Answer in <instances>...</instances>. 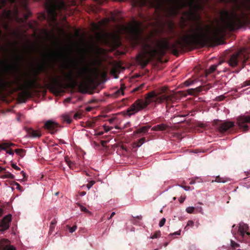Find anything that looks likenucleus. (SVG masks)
<instances>
[{
    "label": "nucleus",
    "mask_w": 250,
    "mask_h": 250,
    "mask_svg": "<svg viewBox=\"0 0 250 250\" xmlns=\"http://www.w3.org/2000/svg\"><path fill=\"white\" fill-rule=\"evenodd\" d=\"M161 235V232L160 231H157L155 232V233L152 236V238H157L159 237Z\"/></svg>",
    "instance_id": "nucleus-39"
},
{
    "label": "nucleus",
    "mask_w": 250,
    "mask_h": 250,
    "mask_svg": "<svg viewBox=\"0 0 250 250\" xmlns=\"http://www.w3.org/2000/svg\"><path fill=\"white\" fill-rule=\"evenodd\" d=\"M142 217L141 215L140 216H137L136 217H134V218H137V219H138L139 220L142 219Z\"/></svg>",
    "instance_id": "nucleus-60"
},
{
    "label": "nucleus",
    "mask_w": 250,
    "mask_h": 250,
    "mask_svg": "<svg viewBox=\"0 0 250 250\" xmlns=\"http://www.w3.org/2000/svg\"><path fill=\"white\" fill-rule=\"evenodd\" d=\"M0 250H16V249L10 244L9 240L3 239L0 240Z\"/></svg>",
    "instance_id": "nucleus-13"
},
{
    "label": "nucleus",
    "mask_w": 250,
    "mask_h": 250,
    "mask_svg": "<svg viewBox=\"0 0 250 250\" xmlns=\"http://www.w3.org/2000/svg\"><path fill=\"white\" fill-rule=\"evenodd\" d=\"M0 177L2 179L9 178L11 179H14L15 176L8 171H4V174L2 175Z\"/></svg>",
    "instance_id": "nucleus-21"
},
{
    "label": "nucleus",
    "mask_w": 250,
    "mask_h": 250,
    "mask_svg": "<svg viewBox=\"0 0 250 250\" xmlns=\"http://www.w3.org/2000/svg\"><path fill=\"white\" fill-rule=\"evenodd\" d=\"M65 161L70 168H73V163L68 158H65Z\"/></svg>",
    "instance_id": "nucleus-36"
},
{
    "label": "nucleus",
    "mask_w": 250,
    "mask_h": 250,
    "mask_svg": "<svg viewBox=\"0 0 250 250\" xmlns=\"http://www.w3.org/2000/svg\"><path fill=\"white\" fill-rule=\"evenodd\" d=\"M12 83L7 81L0 77V92L5 90L6 88L11 87Z\"/></svg>",
    "instance_id": "nucleus-14"
},
{
    "label": "nucleus",
    "mask_w": 250,
    "mask_h": 250,
    "mask_svg": "<svg viewBox=\"0 0 250 250\" xmlns=\"http://www.w3.org/2000/svg\"><path fill=\"white\" fill-rule=\"evenodd\" d=\"M223 16L222 23L212 28L209 33V26H206L207 33L203 31V28L200 24L196 26L195 30L190 28L187 33L181 37V40H177L174 42L170 43L167 39H163L161 42L157 44L159 49L153 47L155 41L151 36L143 37L141 35L140 29L136 26H131L129 31L131 34L132 42L134 46L141 47L144 55L139 56V61L143 67H145L149 62L145 56L153 57L156 54L165 55L166 51L170 50L174 55L178 56L179 49L193 46H203L207 44L216 45L220 44L222 38L226 36V31H234L240 28L246 22L247 15L242 12L237 14L235 12L229 13L227 10L221 12Z\"/></svg>",
    "instance_id": "nucleus-1"
},
{
    "label": "nucleus",
    "mask_w": 250,
    "mask_h": 250,
    "mask_svg": "<svg viewBox=\"0 0 250 250\" xmlns=\"http://www.w3.org/2000/svg\"><path fill=\"white\" fill-rule=\"evenodd\" d=\"M171 5L168 9V17L176 16L180 11L184 8L188 7L189 10L184 12L183 15L186 16L187 20L193 21L200 19L197 11L202 9V6L196 3L194 0H169Z\"/></svg>",
    "instance_id": "nucleus-3"
},
{
    "label": "nucleus",
    "mask_w": 250,
    "mask_h": 250,
    "mask_svg": "<svg viewBox=\"0 0 250 250\" xmlns=\"http://www.w3.org/2000/svg\"><path fill=\"white\" fill-rule=\"evenodd\" d=\"M146 3V0H136L135 4L139 6H143Z\"/></svg>",
    "instance_id": "nucleus-29"
},
{
    "label": "nucleus",
    "mask_w": 250,
    "mask_h": 250,
    "mask_svg": "<svg viewBox=\"0 0 250 250\" xmlns=\"http://www.w3.org/2000/svg\"><path fill=\"white\" fill-rule=\"evenodd\" d=\"M16 185L17 186V188L19 189L21 188V186L18 183H16Z\"/></svg>",
    "instance_id": "nucleus-61"
},
{
    "label": "nucleus",
    "mask_w": 250,
    "mask_h": 250,
    "mask_svg": "<svg viewBox=\"0 0 250 250\" xmlns=\"http://www.w3.org/2000/svg\"><path fill=\"white\" fill-rule=\"evenodd\" d=\"M215 182L218 183H225L226 181L224 179V178L220 177V176H217L216 177Z\"/></svg>",
    "instance_id": "nucleus-33"
},
{
    "label": "nucleus",
    "mask_w": 250,
    "mask_h": 250,
    "mask_svg": "<svg viewBox=\"0 0 250 250\" xmlns=\"http://www.w3.org/2000/svg\"><path fill=\"white\" fill-rule=\"evenodd\" d=\"M124 88L121 87L120 89L117 90L114 94V96L116 97L120 95H124Z\"/></svg>",
    "instance_id": "nucleus-30"
},
{
    "label": "nucleus",
    "mask_w": 250,
    "mask_h": 250,
    "mask_svg": "<svg viewBox=\"0 0 250 250\" xmlns=\"http://www.w3.org/2000/svg\"><path fill=\"white\" fill-rule=\"evenodd\" d=\"M168 127H169L168 125L164 124H161L159 125H157L154 126L151 128V130L154 131H164L166 130Z\"/></svg>",
    "instance_id": "nucleus-18"
},
{
    "label": "nucleus",
    "mask_w": 250,
    "mask_h": 250,
    "mask_svg": "<svg viewBox=\"0 0 250 250\" xmlns=\"http://www.w3.org/2000/svg\"><path fill=\"white\" fill-rule=\"evenodd\" d=\"M248 85H250V80L245 81L243 83L244 86H248Z\"/></svg>",
    "instance_id": "nucleus-46"
},
{
    "label": "nucleus",
    "mask_w": 250,
    "mask_h": 250,
    "mask_svg": "<svg viewBox=\"0 0 250 250\" xmlns=\"http://www.w3.org/2000/svg\"><path fill=\"white\" fill-rule=\"evenodd\" d=\"M168 26H169V29L171 31H172L173 29L174 28V23L172 22H170L169 25H168Z\"/></svg>",
    "instance_id": "nucleus-45"
},
{
    "label": "nucleus",
    "mask_w": 250,
    "mask_h": 250,
    "mask_svg": "<svg viewBox=\"0 0 250 250\" xmlns=\"http://www.w3.org/2000/svg\"><path fill=\"white\" fill-rule=\"evenodd\" d=\"M56 223H57V220L55 218H54V219H53L51 221L50 224V227H49V233L51 234L53 232V231L54 230Z\"/></svg>",
    "instance_id": "nucleus-23"
},
{
    "label": "nucleus",
    "mask_w": 250,
    "mask_h": 250,
    "mask_svg": "<svg viewBox=\"0 0 250 250\" xmlns=\"http://www.w3.org/2000/svg\"><path fill=\"white\" fill-rule=\"evenodd\" d=\"M77 205L80 207V208L81 210L82 211H83V212H86V213H89L90 212L86 209V208H85L82 205H81L80 204H77Z\"/></svg>",
    "instance_id": "nucleus-34"
},
{
    "label": "nucleus",
    "mask_w": 250,
    "mask_h": 250,
    "mask_svg": "<svg viewBox=\"0 0 250 250\" xmlns=\"http://www.w3.org/2000/svg\"><path fill=\"white\" fill-rule=\"evenodd\" d=\"M185 200V198H183V197H181L180 199H179V202L180 203H182Z\"/></svg>",
    "instance_id": "nucleus-56"
},
{
    "label": "nucleus",
    "mask_w": 250,
    "mask_h": 250,
    "mask_svg": "<svg viewBox=\"0 0 250 250\" xmlns=\"http://www.w3.org/2000/svg\"><path fill=\"white\" fill-rule=\"evenodd\" d=\"M26 132L29 136L31 137L36 138L41 136V132L39 131L34 130L31 128H28L26 129Z\"/></svg>",
    "instance_id": "nucleus-17"
},
{
    "label": "nucleus",
    "mask_w": 250,
    "mask_h": 250,
    "mask_svg": "<svg viewBox=\"0 0 250 250\" xmlns=\"http://www.w3.org/2000/svg\"><path fill=\"white\" fill-rule=\"evenodd\" d=\"M5 170V168L0 167V172L4 171Z\"/></svg>",
    "instance_id": "nucleus-58"
},
{
    "label": "nucleus",
    "mask_w": 250,
    "mask_h": 250,
    "mask_svg": "<svg viewBox=\"0 0 250 250\" xmlns=\"http://www.w3.org/2000/svg\"><path fill=\"white\" fill-rule=\"evenodd\" d=\"M144 86V83L141 84L140 86L135 88L133 90V92L139 91L141 90L143 88Z\"/></svg>",
    "instance_id": "nucleus-38"
},
{
    "label": "nucleus",
    "mask_w": 250,
    "mask_h": 250,
    "mask_svg": "<svg viewBox=\"0 0 250 250\" xmlns=\"http://www.w3.org/2000/svg\"><path fill=\"white\" fill-rule=\"evenodd\" d=\"M6 153H8L10 155H13L14 154V151L12 149H9V150H7L6 151Z\"/></svg>",
    "instance_id": "nucleus-49"
},
{
    "label": "nucleus",
    "mask_w": 250,
    "mask_h": 250,
    "mask_svg": "<svg viewBox=\"0 0 250 250\" xmlns=\"http://www.w3.org/2000/svg\"><path fill=\"white\" fill-rule=\"evenodd\" d=\"M15 145L11 143H4L0 145V148L2 149H5L11 146H14Z\"/></svg>",
    "instance_id": "nucleus-25"
},
{
    "label": "nucleus",
    "mask_w": 250,
    "mask_h": 250,
    "mask_svg": "<svg viewBox=\"0 0 250 250\" xmlns=\"http://www.w3.org/2000/svg\"><path fill=\"white\" fill-rule=\"evenodd\" d=\"M195 209L193 207H189L186 208V211L188 213H192Z\"/></svg>",
    "instance_id": "nucleus-35"
},
{
    "label": "nucleus",
    "mask_w": 250,
    "mask_h": 250,
    "mask_svg": "<svg viewBox=\"0 0 250 250\" xmlns=\"http://www.w3.org/2000/svg\"><path fill=\"white\" fill-rule=\"evenodd\" d=\"M95 183V181L94 180L90 181L86 185L87 188L89 189L93 185H94Z\"/></svg>",
    "instance_id": "nucleus-37"
},
{
    "label": "nucleus",
    "mask_w": 250,
    "mask_h": 250,
    "mask_svg": "<svg viewBox=\"0 0 250 250\" xmlns=\"http://www.w3.org/2000/svg\"><path fill=\"white\" fill-rule=\"evenodd\" d=\"M4 2H5V1H8L10 3H13L15 2V0H3Z\"/></svg>",
    "instance_id": "nucleus-52"
},
{
    "label": "nucleus",
    "mask_w": 250,
    "mask_h": 250,
    "mask_svg": "<svg viewBox=\"0 0 250 250\" xmlns=\"http://www.w3.org/2000/svg\"><path fill=\"white\" fill-rule=\"evenodd\" d=\"M223 61H220L217 64L211 65L208 69L205 70V75L208 76V75L213 73L217 70V67L223 63Z\"/></svg>",
    "instance_id": "nucleus-16"
},
{
    "label": "nucleus",
    "mask_w": 250,
    "mask_h": 250,
    "mask_svg": "<svg viewBox=\"0 0 250 250\" xmlns=\"http://www.w3.org/2000/svg\"><path fill=\"white\" fill-rule=\"evenodd\" d=\"M229 71L230 70L229 68L225 67L222 70H218V73H219L221 71L224 72H226Z\"/></svg>",
    "instance_id": "nucleus-43"
},
{
    "label": "nucleus",
    "mask_w": 250,
    "mask_h": 250,
    "mask_svg": "<svg viewBox=\"0 0 250 250\" xmlns=\"http://www.w3.org/2000/svg\"><path fill=\"white\" fill-rule=\"evenodd\" d=\"M181 234V230H179V231H176L173 233H170V235H180Z\"/></svg>",
    "instance_id": "nucleus-48"
},
{
    "label": "nucleus",
    "mask_w": 250,
    "mask_h": 250,
    "mask_svg": "<svg viewBox=\"0 0 250 250\" xmlns=\"http://www.w3.org/2000/svg\"><path fill=\"white\" fill-rule=\"evenodd\" d=\"M76 229H77V226H74L72 227H69V232H71V233H72V232H73L74 231H75L76 230Z\"/></svg>",
    "instance_id": "nucleus-41"
},
{
    "label": "nucleus",
    "mask_w": 250,
    "mask_h": 250,
    "mask_svg": "<svg viewBox=\"0 0 250 250\" xmlns=\"http://www.w3.org/2000/svg\"><path fill=\"white\" fill-rule=\"evenodd\" d=\"M82 116V113L81 112H77L76 113H75V114L73 116V118L77 120L78 119L81 118Z\"/></svg>",
    "instance_id": "nucleus-31"
},
{
    "label": "nucleus",
    "mask_w": 250,
    "mask_h": 250,
    "mask_svg": "<svg viewBox=\"0 0 250 250\" xmlns=\"http://www.w3.org/2000/svg\"><path fill=\"white\" fill-rule=\"evenodd\" d=\"M3 214V209L2 208H0V216L2 215Z\"/></svg>",
    "instance_id": "nucleus-62"
},
{
    "label": "nucleus",
    "mask_w": 250,
    "mask_h": 250,
    "mask_svg": "<svg viewBox=\"0 0 250 250\" xmlns=\"http://www.w3.org/2000/svg\"><path fill=\"white\" fill-rule=\"evenodd\" d=\"M166 222V219L165 218H163L160 221L159 225L160 227H163Z\"/></svg>",
    "instance_id": "nucleus-40"
},
{
    "label": "nucleus",
    "mask_w": 250,
    "mask_h": 250,
    "mask_svg": "<svg viewBox=\"0 0 250 250\" xmlns=\"http://www.w3.org/2000/svg\"><path fill=\"white\" fill-rule=\"evenodd\" d=\"M237 124L239 128L243 131H248L250 125V116L241 115L237 118Z\"/></svg>",
    "instance_id": "nucleus-10"
},
{
    "label": "nucleus",
    "mask_w": 250,
    "mask_h": 250,
    "mask_svg": "<svg viewBox=\"0 0 250 250\" xmlns=\"http://www.w3.org/2000/svg\"><path fill=\"white\" fill-rule=\"evenodd\" d=\"M185 189L186 190H188V189H189V187H185Z\"/></svg>",
    "instance_id": "nucleus-63"
},
{
    "label": "nucleus",
    "mask_w": 250,
    "mask_h": 250,
    "mask_svg": "<svg viewBox=\"0 0 250 250\" xmlns=\"http://www.w3.org/2000/svg\"><path fill=\"white\" fill-rule=\"evenodd\" d=\"M150 127L151 126L150 125L142 126L134 131L133 132V134L134 135H136L139 133L146 134L148 132V129L150 128Z\"/></svg>",
    "instance_id": "nucleus-19"
},
{
    "label": "nucleus",
    "mask_w": 250,
    "mask_h": 250,
    "mask_svg": "<svg viewBox=\"0 0 250 250\" xmlns=\"http://www.w3.org/2000/svg\"><path fill=\"white\" fill-rule=\"evenodd\" d=\"M194 225V222L193 221H191V220H189L188 221V223H187V227L188 226H193Z\"/></svg>",
    "instance_id": "nucleus-44"
},
{
    "label": "nucleus",
    "mask_w": 250,
    "mask_h": 250,
    "mask_svg": "<svg viewBox=\"0 0 250 250\" xmlns=\"http://www.w3.org/2000/svg\"><path fill=\"white\" fill-rule=\"evenodd\" d=\"M104 129L105 132H108L110 130V128L108 126H104Z\"/></svg>",
    "instance_id": "nucleus-53"
},
{
    "label": "nucleus",
    "mask_w": 250,
    "mask_h": 250,
    "mask_svg": "<svg viewBox=\"0 0 250 250\" xmlns=\"http://www.w3.org/2000/svg\"><path fill=\"white\" fill-rule=\"evenodd\" d=\"M192 82L189 81V80H188V81H187L185 83L188 86V85H190L191 83H192Z\"/></svg>",
    "instance_id": "nucleus-51"
},
{
    "label": "nucleus",
    "mask_w": 250,
    "mask_h": 250,
    "mask_svg": "<svg viewBox=\"0 0 250 250\" xmlns=\"http://www.w3.org/2000/svg\"><path fill=\"white\" fill-rule=\"evenodd\" d=\"M115 214V212H112L110 217L108 218V219L109 220V219H111L114 216Z\"/></svg>",
    "instance_id": "nucleus-55"
},
{
    "label": "nucleus",
    "mask_w": 250,
    "mask_h": 250,
    "mask_svg": "<svg viewBox=\"0 0 250 250\" xmlns=\"http://www.w3.org/2000/svg\"><path fill=\"white\" fill-rule=\"evenodd\" d=\"M174 99V97L168 94L167 88L162 87L146 94L145 99L136 100L127 109V112L130 116L146 108L151 103L159 104L163 103L169 104Z\"/></svg>",
    "instance_id": "nucleus-2"
},
{
    "label": "nucleus",
    "mask_w": 250,
    "mask_h": 250,
    "mask_svg": "<svg viewBox=\"0 0 250 250\" xmlns=\"http://www.w3.org/2000/svg\"><path fill=\"white\" fill-rule=\"evenodd\" d=\"M249 57L247 51L245 49H240L231 54L228 60V63L232 67H235L240 63L242 66L236 72L238 73L241 69L244 67L245 63Z\"/></svg>",
    "instance_id": "nucleus-6"
},
{
    "label": "nucleus",
    "mask_w": 250,
    "mask_h": 250,
    "mask_svg": "<svg viewBox=\"0 0 250 250\" xmlns=\"http://www.w3.org/2000/svg\"><path fill=\"white\" fill-rule=\"evenodd\" d=\"M11 219L12 215L10 214L3 218L0 221V231H4L9 229Z\"/></svg>",
    "instance_id": "nucleus-12"
},
{
    "label": "nucleus",
    "mask_w": 250,
    "mask_h": 250,
    "mask_svg": "<svg viewBox=\"0 0 250 250\" xmlns=\"http://www.w3.org/2000/svg\"><path fill=\"white\" fill-rule=\"evenodd\" d=\"M11 167L17 170H21V168L18 167L16 164H11Z\"/></svg>",
    "instance_id": "nucleus-42"
},
{
    "label": "nucleus",
    "mask_w": 250,
    "mask_h": 250,
    "mask_svg": "<svg viewBox=\"0 0 250 250\" xmlns=\"http://www.w3.org/2000/svg\"><path fill=\"white\" fill-rule=\"evenodd\" d=\"M92 109V107L88 106L86 107L85 110L86 111L89 112Z\"/></svg>",
    "instance_id": "nucleus-54"
},
{
    "label": "nucleus",
    "mask_w": 250,
    "mask_h": 250,
    "mask_svg": "<svg viewBox=\"0 0 250 250\" xmlns=\"http://www.w3.org/2000/svg\"><path fill=\"white\" fill-rule=\"evenodd\" d=\"M11 46L13 49H15L14 45L12 44ZM14 52L15 53V61H16L17 63L19 64L21 62V55H20V54L18 52L17 50L14 49Z\"/></svg>",
    "instance_id": "nucleus-22"
},
{
    "label": "nucleus",
    "mask_w": 250,
    "mask_h": 250,
    "mask_svg": "<svg viewBox=\"0 0 250 250\" xmlns=\"http://www.w3.org/2000/svg\"><path fill=\"white\" fill-rule=\"evenodd\" d=\"M21 174H22V175L23 176V178H24L25 177V173L23 171H21Z\"/></svg>",
    "instance_id": "nucleus-59"
},
{
    "label": "nucleus",
    "mask_w": 250,
    "mask_h": 250,
    "mask_svg": "<svg viewBox=\"0 0 250 250\" xmlns=\"http://www.w3.org/2000/svg\"><path fill=\"white\" fill-rule=\"evenodd\" d=\"M91 69L85 66L79 69L77 77L75 76L73 71L71 69L68 72L63 71L62 74L65 81L73 85H78L82 93H86L89 87V83L93 81L91 75Z\"/></svg>",
    "instance_id": "nucleus-4"
},
{
    "label": "nucleus",
    "mask_w": 250,
    "mask_h": 250,
    "mask_svg": "<svg viewBox=\"0 0 250 250\" xmlns=\"http://www.w3.org/2000/svg\"><path fill=\"white\" fill-rule=\"evenodd\" d=\"M62 119L64 122L70 124L72 122L71 117L69 115H64L62 116Z\"/></svg>",
    "instance_id": "nucleus-26"
},
{
    "label": "nucleus",
    "mask_w": 250,
    "mask_h": 250,
    "mask_svg": "<svg viewBox=\"0 0 250 250\" xmlns=\"http://www.w3.org/2000/svg\"><path fill=\"white\" fill-rule=\"evenodd\" d=\"M42 73H48L46 63L40 65L38 67V72H35L33 77L31 79L26 80L23 84H21L20 80H17L15 82L18 85L19 89L24 90L26 93L28 94L30 90L38 88L39 86V84L38 83V75Z\"/></svg>",
    "instance_id": "nucleus-5"
},
{
    "label": "nucleus",
    "mask_w": 250,
    "mask_h": 250,
    "mask_svg": "<svg viewBox=\"0 0 250 250\" xmlns=\"http://www.w3.org/2000/svg\"><path fill=\"white\" fill-rule=\"evenodd\" d=\"M52 53L55 56H60L62 54L60 52H52Z\"/></svg>",
    "instance_id": "nucleus-50"
},
{
    "label": "nucleus",
    "mask_w": 250,
    "mask_h": 250,
    "mask_svg": "<svg viewBox=\"0 0 250 250\" xmlns=\"http://www.w3.org/2000/svg\"><path fill=\"white\" fill-rule=\"evenodd\" d=\"M248 229V226L247 224L244 223L240 224L238 233L242 237H244L245 233H246L248 235H250V233L247 231Z\"/></svg>",
    "instance_id": "nucleus-15"
},
{
    "label": "nucleus",
    "mask_w": 250,
    "mask_h": 250,
    "mask_svg": "<svg viewBox=\"0 0 250 250\" xmlns=\"http://www.w3.org/2000/svg\"><path fill=\"white\" fill-rule=\"evenodd\" d=\"M48 13L53 21H55L57 17V11L63 9L65 4L63 0H48L46 3Z\"/></svg>",
    "instance_id": "nucleus-7"
},
{
    "label": "nucleus",
    "mask_w": 250,
    "mask_h": 250,
    "mask_svg": "<svg viewBox=\"0 0 250 250\" xmlns=\"http://www.w3.org/2000/svg\"><path fill=\"white\" fill-rule=\"evenodd\" d=\"M82 62L80 61H78V60H76L75 62V68H77V66H78L79 64H80V63L81 62Z\"/></svg>",
    "instance_id": "nucleus-47"
},
{
    "label": "nucleus",
    "mask_w": 250,
    "mask_h": 250,
    "mask_svg": "<svg viewBox=\"0 0 250 250\" xmlns=\"http://www.w3.org/2000/svg\"><path fill=\"white\" fill-rule=\"evenodd\" d=\"M83 172H84V173H85V174L87 176H89V175L88 174V173H87L86 171H83Z\"/></svg>",
    "instance_id": "nucleus-64"
},
{
    "label": "nucleus",
    "mask_w": 250,
    "mask_h": 250,
    "mask_svg": "<svg viewBox=\"0 0 250 250\" xmlns=\"http://www.w3.org/2000/svg\"><path fill=\"white\" fill-rule=\"evenodd\" d=\"M145 142H146V138L143 137V138L139 139L136 142H134V145L136 147H140L142 145H143Z\"/></svg>",
    "instance_id": "nucleus-24"
},
{
    "label": "nucleus",
    "mask_w": 250,
    "mask_h": 250,
    "mask_svg": "<svg viewBox=\"0 0 250 250\" xmlns=\"http://www.w3.org/2000/svg\"><path fill=\"white\" fill-rule=\"evenodd\" d=\"M25 150L23 149H16L15 150L16 153L20 155L21 157H23L25 155Z\"/></svg>",
    "instance_id": "nucleus-27"
},
{
    "label": "nucleus",
    "mask_w": 250,
    "mask_h": 250,
    "mask_svg": "<svg viewBox=\"0 0 250 250\" xmlns=\"http://www.w3.org/2000/svg\"><path fill=\"white\" fill-rule=\"evenodd\" d=\"M202 91L200 87H198L196 88H192L188 90V93L190 95H195L199 93Z\"/></svg>",
    "instance_id": "nucleus-20"
},
{
    "label": "nucleus",
    "mask_w": 250,
    "mask_h": 250,
    "mask_svg": "<svg viewBox=\"0 0 250 250\" xmlns=\"http://www.w3.org/2000/svg\"><path fill=\"white\" fill-rule=\"evenodd\" d=\"M95 122L93 120L87 121L85 123V126L87 127H93L94 126Z\"/></svg>",
    "instance_id": "nucleus-28"
},
{
    "label": "nucleus",
    "mask_w": 250,
    "mask_h": 250,
    "mask_svg": "<svg viewBox=\"0 0 250 250\" xmlns=\"http://www.w3.org/2000/svg\"><path fill=\"white\" fill-rule=\"evenodd\" d=\"M59 127L60 125L58 123L51 120L46 121L44 125V128L48 130L51 134L56 132Z\"/></svg>",
    "instance_id": "nucleus-11"
},
{
    "label": "nucleus",
    "mask_w": 250,
    "mask_h": 250,
    "mask_svg": "<svg viewBox=\"0 0 250 250\" xmlns=\"http://www.w3.org/2000/svg\"><path fill=\"white\" fill-rule=\"evenodd\" d=\"M231 247L232 249H235L236 248H238L240 246V245L233 240L230 241Z\"/></svg>",
    "instance_id": "nucleus-32"
},
{
    "label": "nucleus",
    "mask_w": 250,
    "mask_h": 250,
    "mask_svg": "<svg viewBox=\"0 0 250 250\" xmlns=\"http://www.w3.org/2000/svg\"><path fill=\"white\" fill-rule=\"evenodd\" d=\"M85 194H86V192H85V191H82L80 193V195L81 196H84L85 195Z\"/></svg>",
    "instance_id": "nucleus-57"
},
{
    "label": "nucleus",
    "mask_w": 250,
    "mask_h": 250,
    "mask_svg": "<svg viewBox=\"0 0 250 250\" xmlns=\"http://www.w3.org/2000/svg\"><path fill=\"white\" fill-rule=\"evenodd\" d=\"M213 124L214 127L221 133L229 132L234 126V122L228 121L216 120H214Z\"/></svg>",
    "instance_id": "nucleus-8"
},
{
    "label": "nucleus",
    "mask_w": 250,
    "mask_h": 250,
    "mask_svg": "<svg viewBox=\"0 0 250 250\" xmlns=\"http://www.w3.org/2000/svg\"><path fill=\"white\" fill-rule=\"evenodd\" d=\"M46 86L50 90L56 93H60L63 87V84L58 77H51L46 83Z\"/></svg>",
    "instance_id": "nucleus-9"
}]
</instances>
